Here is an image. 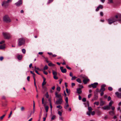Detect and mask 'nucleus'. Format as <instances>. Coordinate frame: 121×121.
Here are the masks:
<instances>
[{
    "instance_id": "58836bf2",
    "label": "nucleus",
    "mask_w": 121,
    "mask_h": 121,
    "mask_svg": "<svg viewBox=\"0 0 121 121\" xmlns=\"http://www.w3.org/2000/svg\"><path fill=\"white\" fill-rule=\"evenodd\" d=\"M99 102H96L94 103V104H96L97 105H98L99 104Z\"/></svg>"
},
{
    "instance_id": "69168bd1",
    "label": "nucleus",
    "mask_w": 121,
    "mask_h": 121,
    "mask_svg": "<svg viewBox=\"0 0 121 121\" xmlns=\"http://www.w3.org/2000/svg\"><path fill=\"white\" fill-rule=\"evenodd\" d=\"M69 76L70 77H72L73 76V74L72 72H70L69 73Z\"/></svg>"
},
{
    "instance_id": "ddd939ff",
    "label": "nucleus",
    "mask_w": 121,
    "mask_h": 121,
    "mask_svg": "<svg viewBox=\"0 0 121 121\" xmlns=\"http://www.w3.org/2000/svg\"><path fill=\"white\" fill-rule=\"evenodd\" d=\"M115 94L118 98H121V92L119 93L117 92L115 93Z\"/></svg>"
},
{
    "instance_id": "3c124183",
    "label": "nucleus",
    "mask_w": 121,
    "mask_h": 121,
    "mask_svg": "<svg viewBox=\"0 0 121 121\" xmlns=\"http://www.w3.org/2000/svg\"><path fill=\"white\" fill-rule=\"evenodd\" d=\"M58 114L60 116H61L62 115V113L60 111H59L58 112Z\"/></svg>"
},
{
    "instance_id": "4c0bfd02",
    "label": "nucleus",
    "mask_w": 121,
    "mask_h": 121,
    "mask_svg": "<svg viewBox=\"0 0 121 121\" xmlns=\"http://www.w3.org/2000/svg\"><path fill=\"white\" fill-rule=\"evenodd\" d=\"M46 82L43 81L42 83V86H44L46 84Z\"/></svg>"
},
{
    "instance_id": "4be33fe9",
    "label": "nucleus",
    "mask_w": 121,
    "mask_h": 121,
    "mask_svg": "<svg viewBox=\"0 0 121 121\" xmlns=\"http://www.w3.org/2000/svg\"><path fill=\"white\" fill-rule=\"evenodd\" d=\"M22 56L21 55H18L17 56V58L19 60H21L22 58Z\"/></svg>"
},
{
    "instance_id": "49530a36",
    "label": "nucleus",
    "mask_w": 121,
    "mask_h": 121,
    "mask_svg": "<svg viewBox=\"0 0 121 121\" xmlns=\"http://www.w3.org/2000/svg\"><path fill=\"white\" fill-rule=\"evenodd\" d=\"M96 92L95 91L96 93H98V92H100V90H99L98 88H97L96 89Z\"/></svg>"
},
{
    "instance_id": "6e6552de",
    "label": "nucleus",
    "mask_w": 121,
    "mask_h": 121,
    "mask_svg": "<svg viewBox=\"0 0 121 121\" xmlns=\"http://www.w3.org/2000/svg\"><path fill=\"white\" fill-rule=\"evenodd\" d=\"M106 86V85L103 84L101 86V88L100 90V92L104 91L105 90V87Z\"/></svg>"
},
{
    "instance_id": "37998d69",
    "label": "nucleus",
    "mask_w": 121,
    "mask_h": 121,
    "mask_svg": "<svg viewBox=\"0 0 121 121\" xmlns=\"http://www.w3.org/2000/svg\"><path fill=\"white\" fill-rule=\"evenodd\" d=\"M65 100L66 101V103H68V98L67 97H66L65 99Z\"/></svg>"
},
{
    "instance_id": "f8f14e48",
    "label": "nucleus",
    "mask_w": 121,
    "mask_h": 121,
    "mask_svg": "<svg viewBox=\"0 0 121 121\" xmlns=\"http://www.w3.org/2000/svg\"><path fill=\"white\" fill-rule=\"evenodd\" d=\"M60 69L61 72L63 73H66V69H63V67H60Z\"/></svg>"
},
{
    "instance_id": "423d86ee",
    "label": "nucleus",
    "mask_w": 121,
    "mask_h": 121,
    "mask_svg": "<svg viewBox=\"0 0 121 121\" xmlns=\"http://www.w3.org/2000/svg\"><path fill=\"white\" fill-rule=\"evenodd\" d=\"M62 98H58V99L56 101V102L57 105L60 104L62 103Z\"/></svg>"
},
{
    "instance_id": "72a5a7b5",
    "label": "nucleus",
    "mask_w": 121,
    "mask_h": 121,
    "mask_svg": "<svg viewBox=\"0 0 121 121\" xmlns=\"http://www.w3.org/2000/svg\"><path fill=\"white\" fill-rule=\"evenodd\" d=\"M45 96L47 98H48L49 95L48 92H47Z\"/></svg>"
},
{
    "instance_id": "13d9d810",
    "label": "nucleus",
    "mask_w": 121,
    "mask_h": 121,
    "mask_svg": "<svg viewBox=\"0 0 121 121\" xmlns=\"http://www.w3.org/2000/svg\"><path fill=\"white\" fill-rule=\"evenodd\" d=\"M100 15L101 16H103L104 15L103 12H100Z\"/></svg>"
},
{
    "instance_id": "9b49d317",
    "label": "nucleus",
    "mask_w": 121,
    "mask_h": 121,
    "mask_svg": "<svg viewBox=\"0 0 121 121\" xmlns=\"http://www.w3.org/2000/svg\"><path fill=\"white\" fill-rule=\"evenodd\" d=\"M103 6L101 5H99L98 6L95 10V11L96 12L98 11L99 9H102L103 8Z\"/></svg>"
},
{
    "instance_id": "a878e982",
    "label": "nucleus",
    "mask_w": 121,
    "mask_h": 121,
    "mask_svg": "<svg viewBox=\"0 0 121 121\" xmlns=\"http://www.w3.org/2000/svg\"><path fill=\"white\" fill-rule=\"evenodd\" d=\"M69 105L68 104V103H66L64 106V108L65 109H66L67 108L69 107Z\"/></svg>"
},
{
    "instance_id": "0eeeda50",
    "label": "nucleus",
    "mask_w": 121,
    "mask_h": 121,
    "mask_svg": "<svg viewBox=\"0 0 121 121\" xmlns=\"http://www.w3.org/2000/svg\"><path fill=\"white\" fill-rule=\"evenodd\" d=\"M2 5L5 8H6L9 5V3L7 2L6 1H4L3 2Z\"/></svg>"
},
{
    "instance_id": "4d7b16f0",
    "label": "nucleus",
    "mask_w": 121,
    "mask_h": 121,
    "mask_svg": "<svg viewBox=\"0 0 121 121\" xmlns=\"http://www.w3.org/2000/svg\"><path fill=\"white\" fill-rule=\"evenodd\" d=\"M111 98L110 96H109L108 97V101H109L111 100Z\"/></svg>"
},
{
    "instance_id": "c9c22d12",
    "label": "nucleus",
    "mask_w": 121,
    "mask_h": 121,
    "mask_svg": "<svg viewBox=\"0 0 121 121\" xmlns=\"http://www.w3.org/2000/svg\"><path fill=\"white\" fill-rule=\"evenodd\" d=\"M32 111H31L30 114L28 115V116H27L28 118H29L30 117H31V115H32Z\"/></svg>"
},
{
    "instance_id": "bb28decb",
    "label": "nucleus",
    "mask_w": 121,
    "mask_h": 121,
    "mask_svg": "<svg viewBox=\"0 0 121 121\" xmlns=\"http://www.w3.org/2000/svg\"><path fill=\"white\" fill-rule=\"evenodd\" d=\"M113 103V102L112 100H111L110 102H109L108 105L109 107H110L112 106V104Z\"/></svg>"
},
{
    "instance_id": "39448f33",
    "label": "nucleus",
    "mask_w": 121,
    "mask_h": 121,
    "mask_svg": "<svg viewBox=\"0 0 121 121\" xmlns=\"http://www.w3.org/2000/svg\"><path fill=\"white\" fill-rule=\"evenodd\" d=\"M98 85L97 82H95L93 84H92L89 85L88 86L89 88H90L92 87L93 88H95L97 87V86Z\"/></svg>"
},
{
    "instance_id": "e2e57ef3",
    "label": "nucleus",
    "mask_w": 121,
    "mask_h": 121,
    "mask_svg": "<svg viewBox=\"0 0 121 121\" xmlns=\"http://www.w3.org/2000/svg\"><path fill=\"white\" fill-rule=\"evenodd\" d=\"M12 111H11L10 113V114L9 115L8 118H9L11 117V115L12 114Z\"/></svg>"
},
{
    "instance_id": "de8ad7c7",
    "label": "nucleus",
    "mask_w": 121,
    "mask_h": 121,
    "mask_svg": "<svg viewBox=\"0 0 121 121\" xmlns=\"http://www.w3.org/2000/svg\"><path fill=\"white\" fill-rule=\"evenodd\" d=\"M56 76H53V77L56 80H57L58 79V78L56 77Z\"/></svg>"
},
{
    "instance_id": "a211bd4d",
    "label": "nucleus",
    "mask_w": 121,
    "mask_h": 121,
    "mask_svg": "<svg viewBox=\"0 0 121 121\" xmlns=\"http://www.w3.org/2000/svg\"><path fill=\"white\" fill-rule=\"evenodd\" d=\"M46 104H44L43 106L45 107V109L46 112H48L49 108V107L48 106H45Z\"/></svg>"
},
{
    "instance_id": "0e129e2a",
    "label": "nucleus",
    "mask_w": 121,
    "mask_h": 121,
    "mask_svg": "<svg viewBox=\"0 0 121 121\" xmlns=\"http://www.w3.org/2000/svg\"><path fill=\"white\" fill-rule=\"evenodd\" d=\"M30 77L29 76H28L27 77V79L28 81H30Z\"/></svg>"
},
{
    "instance_id": "2eb2a0df",
    "label": "nucleus",
    "mask_w": 121,
    "mask_h": 121,
    "mask_svg": "<svg viewBox=\"0 0 121 121\" xmlns=\"http://www.w3.org/2000/svg\"><path fill=\"white\" fill-rule=\"evenodd\" d=\"M102 108L104 110H105L106 109L110 110L111 108L108 106H104V107H102Z\"/></svg>"
},
{
    "instance_id": "9d476101",
    "label": "nucleus",
    "mask_w": 121,
    "mask_h": 121,
    "mask_svg": "<svg viewBox=\"0 0 121 121\" xmlns=\"http://www.w3.org/2000/svg\"><path fill=\"white\" fill-rule=\"evenodd\" d=\"M22 4V0H19L18 2L15 3V5L17 6L18 7Z\"/></svg>"
},
{
    "instance_id": "ea45409f",
    "label": "nucleus",
    "mask_w": 121,
    "mask_h": 121,
    "mask_svg": "<svg viewBox=\"0 0 121 121\" xmlns=\"http://www.w3.org/2000/svg\"><path fill=\"white\" fill-rule=\"evenodd\" d=\"M25 108L23 107H22L21 108V111H23L25 110Z\"/></svg>"
},
{
    "instance_id": "a19ab883",
    "label": "nucleus",
    "mask_w": 121,
    "mask_h": 121,
    "mask_svg": "<svg viewBox=\"0 0 121 121\" xmlns=\"http://www.w3.org/2000/svg\"><path fill=\"white\" fill-rule=\"evenodd\" d=\"M22 52L24 53L25 54L26 52V50L24 49H23L22 50Z\"/></svg>"
},
{
    "instance_id": "6e6d98bb",
    "label": "nucleus",
    "mask_w": 121,
    "mask_h": 121,
    "mask_svg": "<svg viewBox=\"0 0 121 121\" xmlns=\"http://www.w3.org/2000/svg\"><path fill=\"white\" fill-rule=\"evenodd\" d=\"M6 97L4 96H3L2 97V99H5Z\"/></svg>"
},
{
    "instance_id": "5fc2aeb1",
    "label": "nucleus",
    "mask_w": 121,
    "mask_h": 121,
    "mask_svg": "<svg viewBox=\"0 0 121 121\" xmlns=\"http://www.w3.org/2000/svg\"><path fill=\"white\" fill-rule=\"evenodd\" d=\"M92 95V94H89L88 96V98H90Z\"/></svg>"
},
{
    "instance_id": "338daca9",
    "label": "nucleus",
    "mask_w": 121,
    "mask_h": 121,
    "mask_svg": "<svg viewBox=\"0 0 121 121\" xmlns=\"http://www.w3.org/2000/svg\"><path fill=\"white\" fill-rule=\"evenodd\" d=\"M5 42V41L4 40L0 42V44H1Z\"/></svg>"
},
{
    "instance_id": "8fccbe9b",
    "label": "nucleus",
    "mask_w": 121,
    "mask_h": 121,
    "mask_svg": "<svg viewBox=\"0 0 121 121\" xmlns=\"http://www.w3.org/2000/svg\"><path fill=\"white\" fill-rule=\"evenodd\" d=\"M56 116L55 115L53 116L51 118V119L52 120H53L55 118Z\"/></svg>"
},
{
    "instance_id": "5701e85b",
    "label": "nucleus",
    "mask_w": 121,
    "mask_h": 121,
    "mask_svg": "<svg viewBox=\"0 0 121 121\" xmlns=\"http://www.w3.org/2000/svg\"><path fill=\"white\" fill-rule=\"evenodd\" d=\"M52 74L54 76H56L57 75V73L56 72V71H54V70H52Z\"/></svg>"
},
{
    "instance_id": "680f3d73",
    "label": "nucleus",
    "mask_w": 121,
    "mask_h": 121,
    "mask_svg": "<svg viewBox=\"0 0 121 121\" xmlns=\"http://www.w3.org/2000/svg\"><path fill=\"white\" fill-rule=\"evenodd\" d=\"M42 104H44V99L43 98L42 99Z\"/></svg>"
},
{
    "instance_id": "393cba45",
    "label": "nucleus",
    "mask_w": 121,
    "mask_h": 121,
    "mask_svg": "<svg viewBox=\"0 0 121 121\" xmlns=\"http://www.w3.org/2000/svg\"><path fill=\"white\" fill-rule=\"evenodd\" d=\"M5 48V46L4 45H0V49H4Z\"/></svg>"
},
{
    "instance_id": "7c9ffc66",
    "label": "nucleus",
    "mask_w": 121,
    "mask_h": 121,
    "mask_svg": "<svg viewBox=\"0 0 121 121\" xmlns=\"http://www.w3.org/2000/svg\"><path fill=\"white\" fill-rule=\"evenodd\" d=\"M109 114L111 115H113L114 114V112L112 111H111L109 112Z\"/></svg>"
},
{
    "instance_id": "6ab92c4d",
    "label": "nucleus",
    "mask_w": 121,
    "mask_h": 121,
    "mask_svg": "<svg viewBox=\"0 0 121 121\" xmlns=\"http://www.w3.org/2000/svg\"><path fill=\"white\" fill-rule=\"evenodd\" d=\"M84 104L85 105L86 107L87 106L89 107V101H87L86 103H84Z\"/></svg>"
},
{
    "instance_id": "e433bc0d",
    "label": "nucleus",
    "mask_w": 121,
    "mask_h": 121,
    "mask_svg": "<svg viewBox=\"0 0 121 121\" xmlns=\"http://www.w3.org/2000/svg\"><path fill=\"white\" fill-rule=\"evenodd\" d=\"M48 69V67L47 66V65H45L43 69L44 70H45L46 69Z\"/></svg>"
},
{
    "instance_id": "603ef678",
    "label": "nucleus",
    "mask_w": 121,
    "mask_h": 121,
    "mask_svg": "<svg viewBox=\"0 0 121 121\" xmlns=\"http://www.w3.org/2000/svg\"><path fill=\"white\" fill-rule=\"evenodd\" d=\"M82 101L83 102H85L86 101V99L85 98H83L82 99Z\"/></svg>"
},
{
    "instance_id": "774afa93",
    "label": "nucleus",
    "mask_w": 121,
    "mask_h": 121,
    "mask_svg": "<svg viewBox=\"0 0 121 121\" xmlns=\"http://www.w3.org/2000/svg\"><path fill=\"white\" fill-rule=\"evenodd\" d=\"M4 59V58L3 56H1L0 57V60L1 61H2Z\"/></svg>"
},
{
    "instance_id": "bf43d9fd",
    "label": "nucleus",
    "mask_w": 121,
    "mask_h": 121,
    "mask_svg": "<svg viewBox=\"0 0 121 121\" xmlns=\"http://www.w3.org/2000/svg\"><path fill=\"white\" fill-rule=\"evenodd\" d=\"M91 114L92 115H93L95 114V112L94 111H93L92 112H91Z\"/></svg>"
},
{
    "instance_id": "c03bdc74",
    "label": "nucleus",
    "mask_w": 121,
    "mask_h": 121,
    "mask_svg": "<svg viewBox=\"0 0 121 121\" xmlns=\"http://www.w3.org/2000/svg\"><path fill=\"white\" fill-rule=\"evenodd\" d=\"M77 78V77H75V76H72V78H71V80H74L75 79Z\"/></svg>"
},
{
    "instance_id": "473e14b6",
    "label": "nucleus",
    "mask_w": 121,
    "mask_h": 121,
    "mask_svg": "<svg viewBox=\"0 0 121 121\" xmlns=\"http://www.w3.org/2000/svg\"><path fill=\"white\" fill-rule=\"evenodd\" d=\"M56 90L58 92H59L60 90V88L59 86H57L56 88Z\"/></svg>"
},
{
    "instance_id": "7ed1b4c3",
    "label": "nucleus",
    "mask_w": 121,
    "mask_h": 121,
    "mask_svg": "<svg viewBox=\"0 0 121 121\" xmlns=\"http://www.w3.org/2000/svg\"><path fill=\"white\" fill-rule=\"evenodd\" d=\"M18 45L19 46L24 44L25 43V39L22 38H20L18 39Z\"/></svg>"
},
{
    "instance_id": "20e7f679",
    "label": "nucleus",
    "mask_w": 121,
    "mask_h": 121,
    "mask_svg": "<svg viewBox=\"0 0 121 121\" xmlns=\"http://www.w3.org/2000/svg\"><path fill=\"white\" fill-rule=\"evenodd\" d=\"M3 35L4 38L6 39H9L10 37V34L8 33L3 32Z\"/></svg>"
},
{
    "instance_id": "c756f323",
    "label": "nucleus",
    "mask_w": 121,
    "mask_h": 121,
    "mask_svg": "<svg viewBox=\"0 0 121 121\" xmlns=\"http://www.w3.org/2000/svg\"><path fill=\"white\" fill-rule=\"evenodd\" d=\"M48 65L50 66H55V65L52 64V63H49L48 64Z\"/></svg>"
},
{
    "instance_id": "f03ea898",
    "label": "nucleus",
    "mask_w": 121,
    "mask_h": 121,
    "mask_svg": "<svg viewBox=\"0 0 121 121\" xmlns=\"http://www.w3.org/2000/svg\"><path fill=\"white\" fill-rule=\"evenodd\" d=\"M3 21L7 23H9L11 22V20L10 18L7 15H5L4 17Z\"/></svg>"
},
{
    "instance_id": "aec40b11",
    "label": "nucleus",
    "mask_w": 121,
    "mask_h": 121,
    "mask_svg": "<svg viewBox=\"0 0 121 121\" xmlns=\"http://www.w3.org/2000/svg\"><path fill=\"white\" fill-rule=\"evenodd\" d=\"M105 102L102 100H101L100 102V106H103Z\"/></svg>"
},
{
    "instance_id": "c85d7f7f",
    "label": "nucleus",
    "mask_w": 121,
    "mask_h": 121,
    "mask_svg": "<svg viewBox=\"0 0 121 121\" xmlns=\"http://www.w3.org/2000/svg\"><path fill=\"white\" fill-rule=\"evenodd\" d=\"M88 109L89 110V112H91V111L92 110V109L91 107H88Z\"/></svg>"
},
{
    "instance_id": "2f4dec72",
    "label": "nucleus",
    "mask_w": 121,
    "mask_h": 121,
    "mask_svg": "<svg viewBox=\"0 0 121 121\" xmlns=\"http://www.w3.org/2000/svg\"><path fill=\"white\" fill-rule=\"evenodd\" d=\"M76 81L78 82L79 83H81V79L79 78H78L77 80H76Z\"/></svg>"
},
{
    "instance_id": "f704fd0d",
    "label": "nucleus",
    "mask_w": 121,
    "mask_h": 121,
    "mask_svg": "<svg viewBox=\"0 0 121 121\" xmlns=\"http://www.w3.org/2000/svg\"><path fill=\"white\" fill-rule=\"evenodd\" d=\"M5 115L4 114V115H3L1 117H0V120H2L3 119V118L4 117H5Z\"/></svg>"
},
{
    "instance_id": "f257e3e1",
    "label": "nucleus",
    "mask_w": 121,
    "mask_h": 121,
    "mask_svg": "<svg viewBox=\"0 0 121 121\" xmlns=\"http://www.w3.org/2000/svg\"><path fill=\"white\" fill-rule=\"evenodd\" d=\"M107 20L110 25L117 21L121 23V14L117 13L114 17L108 19Z\"/></svg>"
},
{
    "instance_id": "cd10ccee",
    "label": "nucleus",
    "mask_w": 121,
    "mask_h": 121,
    "mask_svg": "<svg viewBox=\"0 0 121 121\" xmlns=\"http://www.w3.org/2000/svg\"><path fill=\"white\" fill-rule=\"evenodd\" d=\"M81 77L84 78V79L87 78V77L85 75H82L80 76Z\"/></svg>"
},
{
    "instance_id": "a18cd8bd",
    "label": "nucleus",
    "mask_w": 121,
    "mask_h": 121,
    "mask_svg": "<svg viewBox=\"0 0 121 121\" xmlns=\"http://www.w3.org/2000/svg\"><path fill=\"white\" fill-rule=\"evenodd\" d=\"M56 107L57 108H59L60 109H61L62 108V106L60 105L57 106Z\"/></svg>"
},
{
    "instance_id": "dca6fc26",
    "label": "nucleus",
    "mask_w": 121,
    "mask_h": 121,
    "mask_svg": "<svg viewBox=\"0 0 121 121\" xmlns=\"http://www.w3.org/2000/svg\"><path fill=\"white\" fill-rule=\"evenodd\" d=\"M89 79L87 78L83 80V82L84 84H86L87 83V82H89Z\"/></svg>"
},
{
    "instance_id": "052dcab7",
    "label": "nucleus",
    "mask_w": 121,
    "mask_h": 121,
    "mask_svg": "<svg viewBox=\"0 0 121 121\" xmlns=\"http://www.w3.org/2000/svg\"><path fill=\"white\" fill-rule=\"evenodd\" d=\"M53 0H49L48 2V4H49L50 3L52 2Z\"/></svg>"
},
{
    "instance_id": "79ce46f5",
    "label": "nucleus",
    "mask_w": 121,
    "mask_h": 121,
    "mask_svg": "<svg viewBox=\"0 0 121 121\" xmlns=\"http://www.w3.org/2000/svg\"><path fill=\"white\" fill-rule=\"evenodd\" d=\"M108 90L110 91H112V90L113 89L111 87H109L108 88Z\"/></svg>"
},
{
    "instance_id": "412c9836",
    "label": "nucleus",
    "mask_w": 121,
    "mask_h": 121,
    "mask_svg": "<svg viewBox=\"0 0 121 121\" xmlns=\"http://www.w3.org/2000/svg\"><path fill=\"white\" fill-rule=\"evenodd\" d=\"M66 91L67 93L68 94L67 95L69 96L70 93V90H68V88H66Z\"/></svg>"
},
{
    "instance_id": "864d4df0",
    "label": "nucleus",
    "mask_w": 121,
    "mask_h": 121,
    "mask_svg": "<svg viewBox=\"0 0 121 121\" xmlns=\"http://www.w3.org/2000/svg\"><path fill=\"white\" fill-rule=\"evenodd\" d=\"M66 67L67 68L69 69L70 70L71 69V68L70 67H69L68 65H66Z\"/></svg>"
},
{
    "instance_id": "1a4fd4ad",
    "label": "nucleus",
    "mask_w": 121,
    "mask_h": 121,
    "mask_svg": "<svg viewBox=\"0 0 121 121\" xmlns=\"http://www.w3.org/2000/svg\"><path fill=\"white\" fill-rule=\"evenodd\" d=\"M55 95L56 97L57 98H62V96H61V94H58V93L57 92H55Z\"/></svg>"
},
{
    "instance_id": "b1692460",
    "label": "nucleus",
    "mask_w": 121,
    "mask_h": 121,
    "mask_svg": "<svg viewBox=\"0 0 121 121\" xmlns=\"http://www.w3.org/2000/svg\"><path fill=\"white\" fill-rule=\"evenodd\" d=\"M98 115L99 116H100L101 114V113L100 111L99 110H97L96 112Z\"/></svg>"
},
{
    "instance_id": "f3484780",
    "label": "nucleus",
    "mask_w": 121,
    "mask_h": 121,
    "mask_svg": "<svg viewBox=\"0 0 121 121\" xmlns=\"http://www.w3.org/2000/svg\"><path fill=\"white\" fill-rule=\"evenodd\" d=\"M77 93L78 94H80L82 92L81 88H77Z\"/></svg>"
},
{
    "instance_id": "4468645a",
    "label": "nucleus",
    "mask_w": 121,
    "mask_h": 121,
    "mask_svg": "<svg viewBox=\"0 0 121 121\" xmlns=\"http://www.w3.org/2000/svg\"><path fill=\"white\" fill-rule=\"evenodd\" d=\"M98 93H95V92H94V94L93 98L94 99H95V100H96L98 98Z\"/></svg>"
},
{
    "instance_id": "09e8293b",
    "label": "nucleus",
    "mask_w": 121,
    "mask_h": 121,
    "mask_svg": "<svg viewBox=\"0 0 121 121\" xmlns=\"http://www.w3.org/2000/svg\"><path fill=\"white\" fill-rule=\"evenodd\" d=\"M35 70L36 69H37V70L40 71V69L39 68H36V66H35Z\"/></svg>"
}]
</instances>
